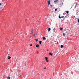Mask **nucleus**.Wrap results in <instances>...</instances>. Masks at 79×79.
<instances>
[{
  "instance_id": "3",
  "label": "nucleus",
  "mask_w": 79,
  "mask_h": 79,
  "mask_svg": "<svg viewBox=\"0 0 79 79\" xmlns=\"http://www.w3.org/2000/svg\"><path fill=\"white\" fill-rule=\"evenodd\" d=\"M50 0L48 1V5H50Z\"/></svg>"
},
{
  "instance_id": "5",
  "label": "nucleus",
  "mask_w": 79,
  "mask_h": 79,
  "mask_svg": "<svg viewBox=\"0 0 79 79\" xmlns=\"http://www.w3.org/2000/svg\"><path fill=\"white\" fill-rule=\"evenodd\" d=\"M49 55H50L51 56H52V55H53V54H52L51 52L49 53Z\"/></svg>"
},
{
  "instance_id": "28",
  "label": "nucleus",
  "mask_w": 79,
  "mask_h": 79,
  "mask_svg": "<svg viewBox=\"0 0 79 79\" xmlns=\"http://www.w3.org/2000/svg\"><path fill=\"white\" fill-rule=\"evenodd\" d=\"M32 34H33V32H32Z\"/></svg>"
},
{
  "instance_id": "17",
  "label": "nucleus",
  "mask_w": 79,
  "mask_h": 79,
  "mask_svg": "<svg viewBox=\"0 0 79 79\" xmlns=\"http://www.w3.org/2000/svg\"><path fill=\"white\" fill-rule=\"evenodd\" d=\"M36 42H37L38 41V40L37 39H35Z\"/></svg>"
},
{
  "instance_id": "9",
  "label": "nucleus",
  "mask_w": 79,
  "mask_h": 79,
  "mask_svg": "<svg viewBox=\"0 0 79 79\" xmlns=\"http://www.w3.org/2000/svg\"><path fill=\"white\" fill-rule=\"evenodd\" d=\"M8 59L10 60V59L11 58V57L10 56H8Z\"/></svg>"
},
{
  "instance_id": "15",
  "label": "nucleus",
  "mask_w": 79,
  "mask_h": 79,
  "mask_svg": "<svg viewBox=\"0 0 79 79\" xmlns=\"http://www.w3.org/2000/svg\"><path fill=\"white\" fill-rule=\"evenodd\" d=\"M62 29H63V28H60V31H62Z\"/></svg>"
},
{
  "instance_id": "27",
  "label": "nucleus",
  "mask_w": 79,
  "mask_h": 79,
  "mask_svg": "<svg viewBox=\"0 0 79 79\" xmlns=\"http://www.w3.org/2000/svg\"><path fill=\"white\" fill-rule=\"evenodd\" d=\"M65 19H64V20Z\"/></svg>"
},
{
  "instance_id": "18",
  "label": "nucleus",
  "mask_w": 79,
  "mask_h": 79,
  "mask_svg": "<svg viewBox=\"0 0 79 79\" xmlns=\"http://www.w3.org/2000/svg\"><path fill=\"white\" fill-rule=\"evenodd\" d=\"M50 6L51 7V8H52V5H50Z\"/></svg>"
},
{
  "instance_id": "20",
  "label": "nucleus",
  "mask_w": 79,
  "mask_h": 79,
  "mask_svg": "<svg viewBox=\"0 0 79 79\" xmlns=\"http://www.w3.org/2000/svg\"><path fill=\"white\" fill-rule=\"evenodd\" d=\"M46 62H48V60H46Z\"/></svg>"
},
{
  "instance_id": "14",
  "label": "nucleus",
  "mask_w": 79,
  "mask_h": 79,
  "mask_svg": "<svg viewBox=\"0 0 79 79\" xmlns=\"http://www.w3.org/2000/svg\"><path fill=\"white\" fill-rule=\"evenodd\" d=\"M63 35H64V36H65V33H63Z\"/></svg>"
},
{
  "instance_id": "11",
  "label": "nucleus",
  "mask_w": 79,
  "mask_h": 79,
  "mask_svg": "<svg viewBox=\"0 0 79 79\" xmlns=\"http://www.w3.org/2000/svg\"><path fill=\"white\" fill-rule=\"evenodd\" d=\"M7 79H10V77L9 76H8L7 77Z\"/></svg>"
},
{
  "instance_id": "10",
  "label": "nucleus",
  "mask_w": 79,
  "mask_h": 79,
  "mask_svg": "<svg viewBox=\"0 0 79 79\" xmlns=\"http://www.w3.org/2000/svg\"><path fill=\"white\" fill-rule=\"evenodd\" d=\"M45 59H46L45 60H48V57H45Z\"/></svg>"
},
{
  "instance_id": "2",
  "label": "nucleus",
  "mask_w": 79,
  "mask_h": 79,
  "mask_svg": "<svg viewBox=\"0 0 79 79\" xmlns=\"http://www.w3.org/2000/svg\"><path fill=\"white\" fill-rule=\"evenodd\" d=\"M43 39L44 40H46V38L44 37H43Z\"/></svg>"
},
{
  "instance_id": "7",
  "label": "nucleus",
  "mask_w": 79,
  "mask_h": 79,
  "mask_svg": "<svg viewBox=\"0 0 79 79\" xmlns=\"http://www.w3.org/2000/svg\"><path fill=\"white\" fill-rule=\"evenodd\" d=\"M51 29L50 28H48V31L49 32V31H50Z\"/></svg>"
},
{
  "instance_id": "12",
  "label": "nucleus",
  "mask_w": 79,
  "mask_h": 79,
  "mask_svg": "<svg viewBox=\"0 0 79 79\" xmlns=\"http://www.w3.org/2000/svg\"><path fill=\"white\" fill-rule=\"evenodd\" d=\"M61 48H63V45H61L60 46Z\"/></svg>"
},
{
  "instance_id": "6",
  "label": "nucleus",
  "mask_w": 79,
  "mask_h": 79,
  "mask_svg": "<svg viewBox=\"0 0 79 79\" xmlns=\"http://www.w3.org/2000/svg\"><path fill=\"white\" fill-rule=\"evenodd\" d=\"M36 47H37V48H38V47H39V45H38V44H37L36 45Z\"/></svg>"
},
{
  "instance_id": "26",
  "label": "nucleus",
  "mask_w": 79,
  "mask_h": 79,
  "mask_svg": "<svg viewBox=\"0 0 79 79\" xmlns=\"http://www.w3.org/2000/svg\"><path fill=\"white\" fill-rule=\"evenodd\" d=\"M47 51H48V49H47Z\"/></svg>"
},
{
  "instance_id": "8",
  "label": "nucleus",
  "mask_w": 79,
  "mask_h": 79,
  "mask_svg": "<svg viewBox=\"0 0 79 79\" xmlns=\"http://www.w3.org/2000/svg\"><path fill=\"white\" fill-rule=\"evenodd\" d=\"M66 13H67V14L69 13V11H65Z\"/></svg>"
},
{
  "instance_id": "1",
  "label": "nucleus",
  "mask_w": 79,
  "mask_h": 79,
  "mask_svg": "<svg viewBox=\"0 0 79 79\" xmlns=\"http://www.w3.org/2000/svg\"><path fill=\"white\" fill-rule=\"evenodd\" d=\"M59 18H60V19H61V18H64V16H62L61 17H60V14L59 15Z\"/></svg>"
},
{
  "instance_id": "23",
  "label": "nucleus",
  "mask_w": 79,
  "mask_h": 79,
  "mask_svg": "<svg viewBox=\"0 0 79 79\" xmlns=\"http://www.w3.org/2000/svg\"><path fill=\"white\" fill-rule=\"evenodd\" d=\"M2 5V3H0V5Z\"/></svg>"
},
{
  "instance_id": "29",
  "label": "nucleus",
  "mask_w": 79,
  "mask_h": 79,
  "mask_svg": "<svg viewBox=\"0 0 79 79\" xmlns=\"http://www.w3.org/2000/svg\"><path fill=\"white\" fill-rule=\"evenodd\" d=\"M57 0V1H58V0Z\"/></svg>"
},
{
  "instance_id": "16",
  "label": "nucleus",
  "mask_w": 79,
  "mask_h": 79,
  "mask_svg": "<svg viewBox=\"0 0 79 79\" xmlns=\"http://www.w3.org/2000/svg\"><path fill=\"white\" fill-rule=\"evenodd\" d=\"M57 11V8L55 9V11Z\"/></svg>"
},
{
  "instance_id": "4",
  "label": "nucleus",
  "mask_w": 79,
  "mask_h": 79,
  "mask_svg": "<svg viewBox=\"0 0 79 79\" xmlns=\"http://www.w3.org/2000/svg\"><path fill=\"white\" fill-rule=\"evenodd\" d=\"M39 44L40 45H41V44H42V41H39Z\"/></svg>"
},
{
  "instance_id": "24",
  "label": "nucleus",
  "mask_w": 79,
  "mask_h": 79,
  "mask_svg": "<svg viewBox=\"0 0 79 79\" xmlns=\"http://www.w3.org/2000/svg\"><path fill=\"white\" fill-rule=\"evenodd\" d=\"M44 69H46V67H45V68H44Z\"/></svg>"
},
{
  "instance_id": "21",
  "label": "nucleus",
  "mask_w": 79,
  "mask_h": 79,
  "mask_svg": "<svg viewBox=\"0 0 79 79\" xmlns=\"http://www.w3.org/2000/svg\"><path fill=\"white\" fill-rule=\"evenodd\" d=\"M39 54V52H37V54Z\"/></svg>"
},
{
  "instance_id": "19",
  "label": "nucleus",
  "mask_w": 79,
  "mask_h": 79,
  "mask_svg": "<svg viewBox=\"0 0 79 79\" xmlns=\"http://www.w3.org/2000/svg\"><path fill=\"white\" fill-rule=\"evenodd\" d=\"M68 16V15H67L64 18V19H65V18H66V16Z\"/></svg>"
},
{
  "instance_id": "13",
  "label": "nucleus",
  "mask_w": 79,
  "mask_h": 79,
  "mask_svg": "<svg viewBox=\"0 0 79 79\" xmlns=\"http://www.w3.org/2000/svg\"><path fill=\"white\" fill-rule=\"evenodd\" d=\"M54 32H55V28L54 27V28L53 29Z\"/></svg>"
},
{
  "instance_id": "22",
  "label": "nucleus",
  "mask_w": 79,
  "mask_h": 79,
  "mask_svg": "<svg viewBox=\"0 0 79 79\" xmlns=\"http://www.w3.org/2000/svg\"><path fill=\"white\" fill-rule=\"evenodd\" d=\"M32 44H30V46H32Z\"/></svg>"
},
{
  "instance_id": "25",
  "label": "nucleus",
  "mask_w": 79,
  "mask_h": 79,
  "mask_svg": "<svg viewBox=\"0 0 79 79\" xmlns=\"http://www.w3.org/2000/svg\"><path fill=\"white\" fill-rule=\"evenodd\" d=\"M1 8H3V7H1Z\"/></svg>"
}]
</instances>
